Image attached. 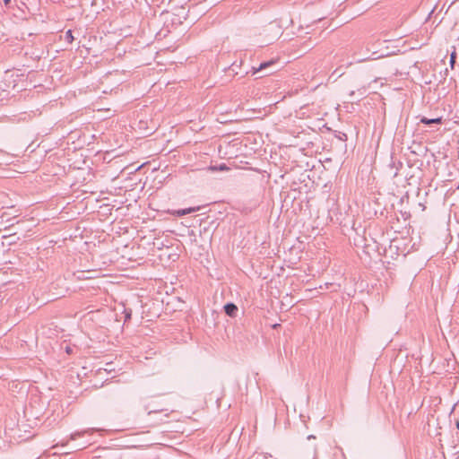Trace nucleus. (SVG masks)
Listing matches in <instances>:
<instances>
[{
	"label": "nucleus",
	"instance_id": "4468645a",
	"mask_svg": "<svg viewBox=\"0 0 459 459\" xmlns=\"http://www.w3.org/2000/svg\"><path fill=\"white\" fill-rule=\"evenodd\" d=\"M455 425H456V429H459V420L456 421Z\"/></svg>",
	"mask_w": 459,
	"mask_h": 459
},
{
	"label": "nucleus",
	"instance_id": "ddd939ff",
	"mask_svg": "<svg viewBox=\"0 0 459 459\" xmlns=\"http://www.w3.org/2000/svg\"><path fill=\"white\" fill-rule=\"evenodd\" d=\"M312 438L314 439V438H316V437H315V436H313V435H309V436L307 437V439H312Z\"/></svg>",
	"mask_w": 459,
	"mask_h": 459
},
{
	"label": "nucleus",
	"instance_id": "9d476101",
	"mask_svg": "<svg viewBox=\"0 0 459 459\" xmlns=\"http://www.w3.org/2000/svg\"><path fill=\"white\" fill-rule=\"evenodd\" d=\"M3 2H4V4L5 7H7V8L11 7V3H12L11 0H4Z\"/></svg>",
	"mask_w": 459,
	"mask_h": 459
},
{
	"label": "nucleus",
	"instance_id": "423d86ee",
	"mask_svg": "<svg viewBox=\"0 0 459 459\" xmlns=\"http://www.w3.org/2000/svg\"><path fill=\"white\" fill-rule=\"evenodd\" d=\"M455 60H456V51H455V48H454L453 52L450 55V61H449V64H450V66L452 69L454 68Z\"/></svg>",
	"mask_w": 459,
	"mask_h": 459
},
{
	"label": "nucleus",
	"instance_id": "7ed1b4c3",
	"mask_svg": "<svg viewBox=\"0 0 459 459\" xmlns=\"http://www.w3.org/2000/svg\"><path fill=\"white\" fill-rule=\"evenodd\" d=\"M420 122L422 124H425V125H430V124H441L442 122V118L441 117H437V118H432V119H429V118H427V117H422L420 119Z\"/></svg>",
	"mask_w": 459,
	"mask_h": 459
},
{
	"label": "nucleus",
	"instance_id": "9b49d317",
	"mask_svg": "<svg viewBox=\"0 0 459 459\" xmlns=\"http://www.w3.org/2000/svg\"><path fill=\"white\" fill-rule=\"evenodd\" d=\"M162 411H163L162 410L150 411L148 412V415L161 413Z\"/></svg>",
	"mask_w": 459,
	"mask_h": 459
},
{
	"label": "nucleus",
	"instance_id": "1a4fd4ad",
	"mask_svg": "<svg viewBox=\"0 0 459 459\" xmlns=\"http://www.w3.org/2000/svg\"><path fill=\"white\" fill-rule=\"evenodd\" d=\"M65 39L68 42H72L74 40V37L72 35V31L71 30H68L66 33H65Z\"/></svg>",
	"mask_w": 459,
	"mask_h": 459
},
{
	"label": "nucleus",
	"instance_id": "0eeeda50",
	"mask_svg": "<svg viewBox=\"0 0 459 459\" xmlns=\"http://www.w3.org/2000/svg\"><path fill=\"white\" fill-rule=\"evenodd\" d=\"M197 209L195 208H188V209H184V210H181V211H178V213L179 215H186V214H189L193 212H195Z\"/></svg>",
	"mask_w": 459,
	"mask_h": 459
},
{
	"label": "nucleus",
	"instance_id": "39448f33",
	"mask_svg": "<svg viewBox=\"0 0 459 459\" xmlns=\"http://www.w3.org/2000/svg\"><path fill=\"white\" fill-rule=\"evenodd\" d=\"M209 169L212 171H217V170L224 171V170H228L229 168L225 164H221L220 166H211L209 168Z\"/></svg>",
	"mask_w": 459,
	"mask_h": 459
},
{
	"label": "nucleus",
	"instance_id": "20e7f679",
	"mask_svg": "<svg viewBox=\"0 0 459 459\" xmlns=\"http://www.w3.org/2000/svg\"><path fill=\"white\" fill-rule=\"evenodd\" d=\"M273 65H274L273 61L264 62L259 65L258 68H254L253 74H256L257 72L263 71Z\"/></svg>",
	"mask_w": 459,
	"mask_h": 459
},
{
	"label": "nucleus",
	"instance_id": "f03ea898",
	"mask_svg": "<svg viewBox=\"0 0 459 459\" xmlns=\"http://www.w3.org/2000/svg\"><path fill=\"white\" fill-rule=\"evenodd\" d=\"M98 429H84L82 431H76L73 434H71V437H70V439L72 440H75L81 437H83L84 435L86 434H90V433H92L94 431H97Z\"/></svg>",
	"mask_w": 459,
	"mask_h": 459
},
{
	"label": "nucleus",
	"instance_id": "6e6552de",
	"mask_svg": "<svg viewBox=\"0 0 459 459\" xmlns=\"http://www.w3.org/2000/svg\"><path fill=\"white\" fill-rule=\"evenodd\" d=\"M255 459H273L270 454H257Z\"/></svg>",
	"mask_w": 459,
	"mask_h": 459
},
{
	"label": "nucleus",
	"instance_id": "f8f14e48",
	"mask_svg": "<svg viewBox=\"0 0 459 459\" xmlns=\"http://www.w3.org/2000/svg\"><path fill=\"white\" fill-rule=\"evenodd\" d=\"M381 56H378V55H377V52H373V53H372V56L370 57V59H373V60H374V59H377V58H379V57H381Z\"/></svg>",
	"mask_w": 459,
	"mask_h": 459
},
{
	"label": "nucleus",
	"instance_id": "f257e3e1",
	"mask_svg": "<svg viewBox=\"0 0 459 459\" xmlns=\"http://www.w3.org/2000/svg\"><path fill=\"white\" fill-rule=\"evenodd\" d=\"M238 310V307L233 303H228L224 306L225 313L230 317H235L237 316Z\"/></svg>",
	"mask_w": 459,
	"mask_h": 459
}]
</instances>
